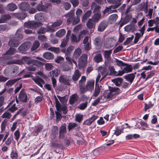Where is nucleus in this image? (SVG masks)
I'll list each match as a JSON object with an SVG mask.
<instances>
[{
	"label": "nucleus",
	"instance_id": "obj_18",
	"mask_svg": "<svg viewBox=\"0 0 159 159\" xmlns=\"http://www.w3.org/2000/svg\"><path fill=\"white\" fill-rule=\"evenodd\" d=\"M81 75L79 70L76 69L74 71L72 76V80L75 83L78 80Z\"/></svg>",
	"mask_w": 159,
	"mask_h": 159
},
{
	"label": "nucleus",
	"instance_id": "obj_15",
	"mask_svg": "<svg viewBox=\"0 0 159 159\" xmlns=\"http://www.w3.org/2000/svg\"><path fill=\"white\" fill-rule=\"evenodd\" d=\"M114 40L111 38H108L106 39L104 43V46L107 48H109L113 46Z\"/></svg>",
	"mask_w": 159,
	"mask_h": 159
},
{
	"label": "nucleus",
	"instance_id": "obj_7",
	"mask_svg": "<svg viewBox=\"0 0 159 159\" xmlns=\"http://www.w3.org/2000/svg\"><path fill=\"white\" fill-rule=\"evenodd\" d=\"M59 80L61 83L67 85H70V76L66 75H63L60 76Z\"/></svg>",
	"mask_w": 159,
	"mask_h": 159
},
{
	"label": "nucleus",
	"instance_id": "obj_42",
	"mask_svg": "<svg viewBox=\"0 0 159 159\" xmlns=\"http://www.w3.org/2000/svg\"><path fill=\"white\" fill-rule=\"evenodd\" d=\"M40 46V43L39 41H35L31 48V50L34 51L37 49Z\"/></svg>",
	"mask_w": 159,
	"mask_h": 159
},
{
	"label": "nucleus",
	"instance_id": "obj_27",
	"mask_svg": "<svg viewBox=\"0 0 159 159\" xmlns=\"http://www.w3.org/2000/svg\"><path fill=\"white\" fill-rule=\"evenodd\" d=\"M136 74V72H135L134 73H131L126 75L125 76V78L127 81L131 83L135 78V75Z\"/></svg>",
	"mask_w": 159,
	"mask_h": 159
},
{
	"label": "nucleus",
	"instance_id": "obj_20",
	"mask_svg": "<svg viewBox=\"0 0 159 159\" xmlns=\"http://www.w3.org/2000/svg\"><path fill=\"white\" fill-rule=\"evenodd\" d=\"M94 80H91L87 82L86 89L87 90H92L94 87Z\"/></svg>",
	"mask_w": 159,
	"mask_h": 159
},
{
	"label": "nucleus",
	"instance_id": "obj_52",
	"mask_svg": "<svg viewBox=\"0 0 159 159\" xmlns=\"http://www.w3.org/2000/svg\"><path fill=\"white\" fill-rule=\"evenodd\" d=\"M11 114L8 111L5 112L2 116L1 117L2 118H7L10 119L11 117Z\"/></svg>",
	"mask_w": 159,
	"mask_h": 159
},
{
	"label": "nucleus",
	"instance_id": "obj_48",
	"mask_svg": "<svg viewBox=\"0 0 159 159\" xmlns=\"http://www.w3.org/2000/svg\"><path fill=\"white\" fill-rule=\"evenodd\" d=\"M101 89L99 86L96 87L93 96L95 97L98 96L100 92Z\"/></svg>",
	"mask_w": 159,
	"mask_h": 159
},
{
	"label": "nucleus",
	"instance_id": "obj_29",
	"mask_svg": "<svg viewBox=\"0 0 159 159\" xmlns=\"http://www.w3.org/2000/svg\"><path fill=\"white\" fill-rule=\"evenodd\" d=\"M35 82L40 87H42V83H44V80L40 77L36 76L35 78L33 79Z\"/></svg>",
	"mask_w": 159,
	"mask_h": 159
},
{
	"label": "nucleus",
	"instance_id": "obj_17",
	"mask_svg": "<svg viewBox=\"0 0 159 159\" xmlns=\"http://www.w3.org/2000/svg\"><path fill=\"white\" fill-rule=\"evenodd\" d=\"M20 9L24 11H27L30 7V5L26 2H23L20 3L19 5Z\"/></svg>",
	"mask_w": 159,
	"mask_h": 159
},
{
	"label": "nucleus",
	"instance_id": "obj_14",
	"mask_svg": "<svg viewBox=\"0 0 159 159\" xmlns=\"http://www.w3.org/2000/svg\"><path fill=\"white\" fill-rule=\"evenodd\" d=\"M50 5V4H48L47 5H43L42 4L41 2V4H39L36 6V8L37 10L39 11L47 12L48 10V7Z\"/></svg>",
	"mask_w": 159,
	"mask_h": 159
},
{
	"label": "nucleus",
	"instance_id": "obj_4",
	"mask_svg": "<svg viewBox=\"0 0 159 159\" xmlns=\"http://www.w3.org/2000/svg\"><path fill=\"white\" fill-rule=\"evenodd\" d=\"M74 13L72 11H70L64 15V16L67 18V21L68 24H70L72 22L73 25L77 24L79 22V20H77L75 21L74 18Z\"/></svg>",
	"mask_w": 159,
	"mask_h": 159
},
{
	"label": "nucleus",
	"instance_id": "obj_2",
	"mask_svg": "<svg viewBox=\"0 0 159 159\" xmlns=\"http://www.w3.org/2000/svg\"><path fill=\"white\" fill-rule=\"evenodd\" d=\"M120 92V90L119 88L113 87H110L109 91H105L104 92L106 97L108 100H110L114 98L116 94H117Z\"/></svg>",
	"mask_w": 159,
	"mask_h": 159
},
{
	"label": "nucleus",
	"instance_id": "obj_46",
	"mask_svg": "<svg viewBox=\"0 0 159 159\" xmlns=\"http://www.w3.org/2000/svg\"><path fill=\"white\" fill-rule=\"evenodd\" d=\"M70 39L72 42L77 43L80 40V38L79 36V37L77 38L76 35L72 34L70 37Z\"/></svg>",
	"mask_w": 159,
	"mask_h": 159
},
{
	"label": "nucleus",
	"instance_id": "obj_12",
	"mask_svg": "<svg viewBox=\"0 0 159 159\" xmlns=\"http://www.w3.org/2000/svg\"><path fill=\"white\" fill-rule=\"evenodd\" d=\"M138 9L140 10H143L147 13L148 9V1L147 0L146 2H143L139 4L138 6Z\"/></svg>",
	"mask_w": 159,
	"mask_h": 159
},
{
	"label": "nucleus",
	"instance_id": "obj_23",
	"mask_svg": "<svg viewBox=\"0 0 159 159\" xmlns=\"http://www.w3.org/2000/svg\"><path fill=\"white\" fill-rule=\"evenodd\" d=\"M13 16L18 19L23 20L26 17L27 15L25 13L21 12L20 13H14Z\"/></svg>",
	"mask_w": 159,
	"mask_h": 159
},
{
	"label": "nucleus",
	"instance_id": "obj_61",
	"mask_svg": "<svg viewBox=\"0 0 159 159\" xmlns=\"http://www.w3.org/2000/svg\"><path fill=\"white\" fill-rule=\"evenodd\" d=\"M10 157L12 159H17L18 155L16 152L12 151L10 154Z\"/></svg>",
	"mask_w": 159,
	"mask_h": 159
},
{
	"label": "nucleus",
	"instance_id": "obj_39",
	"mask_svg": "<svg viewBox=\"0 0 159 159\" xmlns=\"http://www.w3.org/2000/svg\"><path fill=\"white\" fill-rule=\"evenodd\" d=\"M60 74V71L57 69H55L50 72L49 73L50 76L52 78L54 76H57Z\"/></svg>",
	"mask_w": 159,
	"mask_h": 159
},
{
	"label": "nucleus",
	"instance_id": "obj_8",
	"mask_svg": "<svg viewBox=\"0 0 159 159\" xmlns=\"http://www.w3.org/2000/svg\"><path fill=\"white\" fill-rule=\"evenodd\" d=\"M18 104L16 99L12 100L8 105V107H9V110L11 112H14L17 110Z\"/></svg>",
	"mask_w": 159,
	"mask_h": 159
},
{
	"label": "nucleus",
	"instance_id": "obj_43",
	"mask_svg": "<svg viewBox=\"0 0 159 159\" xmlns=\"http://www.w3.org/2000/svg\"><path fill=\"white\" fill-rule=\"evenodd\" d=\"M66 33V30L64 29H62L58 31L56 33V34L57 36L61 37L65 35Z\"/></svg>",
	"mask_w": 159,
	"mask_h": 159
},
{
	"label": "nucleus",
	"instance_id": "obj_28",
	"mask_svg": "<svg viewBox=\"0 0 159 159\" xmlns=\"http://www.w3.org/2000/svg\"><path fill=\"white\" fill-rule=\"evenodd\" d=\"M11 19V16L9 15H2L0 19V23H5L7 20Z\"/></svg>",
	"mask_w": 159,
	"mask_h": 159
},
{
	"label": "nucleus",
	"instance_id": "obj_60",
	"mask_svg": "<svg viewBox=\"0 0 159 159\" xmlns=\"http://www.w3.org/2000/svg\"><path fill=\"white\" fill-rule=\"evenodd\" d=\"M16 51V49L15 48H11L9 49L6 52L7 55H12Z\"/></svg>",
	"mask_w": 159,
	"mask_h": 159
},
{
	"label": "nucleus",
	"instance_id": "obj_55",
	"mask_svg": "<svg viewBox=\"0 0 159 159\" xmlns=\"http://www.w3.org/2000/svg\"><path fill=\"white\" fill-rule=\"evenodd\" d=\"M19 79H15L8 81L6 83V85L9 86L13 84L19 80Z\"/></svg>",
	"mask_w": 159,
	"mask_h": 159
},
{
	"label": "nucleus",
	"instance_id": "obj_21",
	"mask_svg": "<svg viewBox=\"0 0 159 159\" xmlns=\"http://www.w3.org/2000/svg\"><path fill=\"white\" fill-rule=\"evenodd\" d=\"M103 40L99 37H96L93 41V43L96 47L100 48L102 46Z\"/></svg>",
	"mask_w": 159,
	"mask_h": 159
},
{
	"label": "nucleus",
	"instance_id": "obj_22",
	"mask_svg": "<svg viewBox=\"0 0 159 159\" xmlns=\"http://www.w3.org/2000/svg\"><path fill=\"white\" fill-rule=\"evenodd\" d=\"M17 8L16 5L13 3H9L6 7V10L10 11H13Z\"/></svg>",
	"mask_w": 159,
	"mask_h": 159
},
{
	"label": "nucleus",
	"instance_id": "obj_53",
	"mask_svg": "<svg viewBox=\"0 0 159 159\" xmlns=\"http://www.w3.org/2000/svg\"><path fill=\"white\" fill-rule=\"evenodd\" d=\"M62 22L63 20H57L52 23V26L55 27H57L61 25Z\"/></svg>",
	"mask_w": 159,
	"mask_h": 159
},
{
	"label": "nucleus",
	"instance_id": "obj_3",
	"mask_svg": "<svg viewBox=\"0 0 159 159\" xmlns=\"http://www.w3.org/2000/svg\"><path fill=\"white\" fill-rule=\"evenodd\" d=\"M121 0H107V1L110 3L115 4V5H111L105 9L103 11V13L105 14L106 13L109 12L110 10L112 9H115L118 8L121 4L120 2Z\"/></svg>",
	"mask_w": 159,
	"mask_h": 159
},
{
	"label": "nucleus",
	"instance_id": "obj_1",
	"mask_svg": "<svg viewBox=\"0 0 159 159\" xmlns=\"http://www.w3.org/2000/svg\"><path fill=\"white\" fill-rule=\"evenodd\" d=\"M23 70L19 73V69L18 67L15 65H13L7 67L4 71V74L6 76L13 77L17 75L24 72Z\"/></svg>",
	"mask_w": 159,
	"mask_h": 159
},
{
	"label": "nucleus",
	"instance_id": "obj_59",
	"mask_svg": "<svg viewBox=\"0 0 159 159\" xmlns=\"http://www.w3.org/2000/svg\"><path fill=\"white\" fill-rule=\"evenodd\" d=\"M88 103L86 102L84 103H82L79 105L78 108L81 110H84L87 107Z\"/></svg>",
	"mask_w": 159,
	"mask_h": 159
},
{
	"label": "nucleus",
	"instance_id": "obj_10",
	"mask_svg": "<svg viewBox=\"0 0 159 159\" xmlns=\"http://www.w3.org/2000/svg\"><path fill=\"white\" fill-rule=\"evenodd\" d=\"M8 44L9 46L16 47L20 44V42L16 39V37H14L10 39Z\"/></svg>",
	"mask_w": 159,
	"mask_h": 159
},
{
	"label": "nucleus",
	"instance_id": "obj_40",
	"mask_svg": "<svg viewBox=\"0 0 159 159\" xmlns=\"http://www.w3.org/2000/svg\"><path fill=\"white\" fill-rule=\"evenodd\" d=\"M112 82L114 83L117 86H119L122 83V79L121 78H118L112 80Z\"/></svg>",
	"mask_w": 159,
	"mask_h": 159
},
{
	"label": "nucleus",
	"instance_id": "obj_33",
	"mask_svg": "<svg viewBox=\"0 0 159 159\" xmlns=\"http://www.w3.org/2000/svg\"><path fill=\"white\" fill-rule=\"evenodd\" d=\"M94 7H95V8L94 9L93 12L94 13H100V10L101 9V7L97 5H96V4L94 2H93L91 6V9L93 8Z\"/></svg>",
	"mask_w": 159,
	"mask_h": 159
},
{
	"label": "nucleus",
	"instance_id": "obj_63",
	"mask_svg": "<svg viewBox=\"0 0 159 159\" xmlns=\"http://www.w3.org/2000/svg\"><path fill=\"white\" fill-rule=\"evenodd\" d=\"M74 47L73 46H69L67 49L66 51V55H69L71 52L73 51L74 49Z\"/></svg>",
	"mask_w": 159,
	"mask_h": 159
},
{
	"label": "nucleus",
	"instance_id": "obj_57",
	"mask_svg": "<svg viewBox=\"0 0 159 159\" xmlns=\"http://www.w3.org/2000/svg\"><path fill=\"white\" fill-rule=\"evenodd\" d=\"M107 96L105 94V93H104L101 96L98 97L100 98L101 103H102L105 102L108 99Z\"/></svg>",
	"mask_w": 159,
	"mask_h": 159
},
{
	"label": "nucleus",
	"instance_id": "obj_54",
	"mask_svg": "<svg viewBox=\"0 0 159 159\" xmlns=\"http://www.w3.org/2000/svg\"><path fill=\"white\" fill-rule=\"evenodd\" d=\"M112 50H106L104 52V57L107 59H109Z\"/></svg>",
	"mask_w": 159,
	"mask_h": 159
},
{
	"label": "nucleus",
	"instance_id": "obj_62",
	"mask_svg": "<svg viewBox=\"0 0 159 159\" xmlns=\"http://www.w3.org/2000/svg\"><path fill=\"white\" fill-rule=\"evenodd\" d=\"M13 140V136L12 135L9 136L5 142L6 145H9L11 143V141Z\"/></svg>",
	"mask_w": 159,
	"mask_h": 159
},
{
	"label": "nucleus",
	"instance_id": "obj_64",
	"mask_svg": "<svg viewBox=\"0 0 159 159\" xmlns=\"http://www.w3.org/2000/svg\"><path fill=\"white\" fill-rule=\"evenodd\" d=\"M42 14L41 13H37L34 16L35 19L37 20H40L42 19Z\"/></svg>",
	"mask_w": 159,
	"mask_h": 159
},
{
	"label": "nucleus",
	"instance_id": "obj_32",
	"mask_svg": "<svg viewBox=\"0 0 159 159\" xmlns=\"http://www.w3.org/2000/svg\"><path fill=\"white\" fill-rule=\"evenodd\" d=\"M78 97L76 94L72 95L70 98L69 101L70 104H73L78 99Z\"/></svg>",
	"mask_w": 159,
	"mask_h": 159
},
{
	"label": "nucleus",
	"instance_id": "obj_38",
	"mask_svg": "<svg viewBox=\"0 0 159 159\" xmlns=\"http://www.w3.org/2000/svg\"><path fill=\"white\" fill-rule=\"evenodd\" d=\"M81 53V50L80 48L76 49L74 51L73 56L76 59L78 58Z\"/></svg>",
	"mask_w": 159,
	"mask_h": 159
},
{
	"label": "nucleus",
	"instance_id": "obj_35",
	"mask_svg": "<svg viewBox=\"0 0 159 159\" xmlns=\"http://www.w3.org/2000/svg\"><path fill=\"white\" fill-rule=\"evenodd\" d=\"M21 60L23 62L28 65L30 64H33L34 61L31 60L29 57H24L22 58Z\"/></svg>",
	"mask_w": 159,
	"mask_h": 159
},
{
	"label": "nucleus",
	"instance_id": "obj_37",
	"mask_svg": "<svg viewBox=\"0 0 159 159\" xmlns=\"http://www.w3.org/2000/svg\"><path fill=\"white\" fill-rule=\"evenodd\" d=\"M91 13L92 11L90 10L87 11L83 17L82 19V21L85 22V21L90 16Z\"/></svg>",
	"mask_w": 159,
	"mask_h": 159
},
{
	"label": "nucleus",
	"instance_id": "obj_5",
	"mask_svg": "<svg viewBox=\"0 0 159 159\" xmlns=\"http://www.w3.org/2000/svg\"><path fill=\"white\" fill-rule=\"evenodd\" d=\"M42 25L43 24L41 22H36L34 21H28L25 23L24 24L25 27L32 29H35Z\"/></svg>",
	"mask_w": 159,
	"mask_h": 159
},
{
	"label": "nucleus",
	"instance_id": "obj_45",
	"mask_svg": "<svg viewBox=\"0 0 159 159\" xmlns=\"http://www.w3.org/2000/svg\"><path fill=\"white\" fill-rule=\"evenodd\" d=\"M95 22L92 19H89L86 25L89 29H91L93 27L94 23Z\"/></svg>",
	"mask_w": 159,
	"mask_h": 159
},
{
	"label": "nucleus",
	"instance_id": "obj_41",
	"mask_svg": "<svg viewBox=\"0 0 159 159\" xmlns=\"http://www.w3.org/2000/svg\"><path fill=\"white\" fill-rule=\"evenodd\" d=\"M7 121L8 120L7 119H5L2 122L1 125V133H2L6 129V126L7 124Z\"/></svg>",
	"mask_w": 159,
	"mask_h": 159
},
{
	"label": "nucleus",
	"instance_id": "obj_19",
	"mask_svg": "<svg viewBox=\"0 0 159 159\" xmlns=\"http://www.w3.org/2000/svg\"><path fill=\"white\" fill-rule=\"evenodd\" d=\"M97 117L98 116L96 115H93L91 118L84 121L83 124L87 125H91L92 122L97 119Z\"/></svg>",
	"mask_w": 159,
	"mask_h": 159
},
{
	"label": "nucleus",
	"instance_id": "obj_24",
	"mask_svg": "<svg viewBox=\"0 0 159 159\" xmlns=\"http://www.w3.org/2000/svg\"><path fill=\"white\" fill-rule=\"evenodd\" d=\"M22 29L19 28L18 29L16 33L15 36L14 37H16L17 40H19V41L21 40L23 37V35L22 33Z\"/></svg>",
	"mask_w": 159,
	"mask_h": 159
},
{
	"label": "nucleus",
	"instance_id": "obj_9",
	"mask_svg": "<svg viewBox=\"0 0 159 159\" xmlns=\"http://www.w3.org/2000/svg\"><path fill=\"white\" fill-rule=\"evenodd\" d=\"M31 43L30 42H27L22 44L18 48V49L20 51L24 52L29 49Z\"/></svg>",
	"mask_w": 159,
	"mask_h": 159
},
{
	"label": "nucleus",
	"instance_id": "obj_6",
	"mask_svg": "<svg viewBox=\"0 0 159 159\" xmlns=\"http://www.w3.org/2000/svg\"><path fill=\"white\" fill-rule=\"evenodd\" d=\"M56 103V107L57 111H63V113L66 114L67 113V107L64 104L61 105L60 104L56 96L55 97Z\"/></svg>",
	"mask_w": 159,
	"mask_h": 159
},
{
	"label": "nucleus",
	"instance_id": "obj_11",
	"mask_svg": "<svg viewBox=\"0 0 159 159\" xmlns=\"http://www.w3.org/2000/svg\"><path fill=\"white\" fill-rule=\"evenodd\" d=\"M43 47L48 50L54 52L56 53H58L60 52V49L58 48L51 46L49 43H44Z\"/></svg>",
	"mask_w": 159,
	"mask_h": 159
},
{
	"label": "nucleus",
	"instance_id": "obj_56",
	"mask_svg": "<svg viewBox=\"0 0 159 159\" xmlns=\"http://www.w3.org/2000/svg\"><path fill=\"white\" fill-rule=\"evenodd\" d=\"M118 18L117 15L116 14H113L111 15L109 17V20L110 21L115 22Z\"/></svg>",
	"mask_w": 159,
	"mask_h": 159
},
{
	"label": "nucleus",
	"instance_id": "obj_50",
	"mask_svg": "<svg viewBox=\"0 0 159 159\" xmlns=\"http://www.w3.org/2000/svg\"><path fill=\"white\" fill-rule=\"evenodd\" d=\"M83 115L81 114H77L75 115V120L79 123H80L83 119Z\"/></svg>",
	"mask_w": 159,
	"mask_h": 159
},
{
	"label": "nucleus",
	"instance_id": "obj_31",
	"mask_svg": "<svg viewBox=\"0 0 159 159\" xmlns=\"http://www.w3.org/2000/svg\"><path fill=\"white\" fill-rule=\"evenodd\" d=\"M93 60L97 63L102 61V54L100 53L96 54L93 58Z\"/></svg>",
	"mask_w": 159,
	"mask_h": 159
},
{
	"label": "nucleus",
	"instance_id": "obj_16",
	"mask_svg": "<svg viewBox=\"0 0 159 159\" xmlns=\"http://www.w3.org/2000/svg\"><path fill=\"white\" fill-rule=\"evenodd\" d=\"M98 70L99 73L101 74L102 77V78L100 81H101L104 78H105L107 75V70L106 67H102V66L99 67L98 68Z\"/></svg>",
	"mask_w": 159,
	"mask_h": 159
},
{
	"label": "nucleus",
	"instance_id": "obj_13",
	"mask_svg": "<svg viewBox=\"0 0 159 159\" xmlns=\"http://www.w3.org/2000/svg\"><path fill=\"white\" fill-rule=\"evenodd\" d=\"M87 56L86 54L82 55L79 60V64L84 66L87 63Z\"/></svg>",
	"mask_w": 159,
	"mask_h": 159
},
{
	"label": "nucleus",
	"instance_id": "obj_25",
	"mask_svg": "<svg viewBox=\"0 0 159 159\" xmlns=\"http://www.w3.org/2000/svg\"><path fill=\"white\" fill-rule=\"evenodd\" d=\"M19 98L22 102H26L27 100V96L24 91L22 90L19 96Z\"/></svg>",
	"mask_w": 159,
	"mask_h": 159
},
{
	"label": "nucleus",
	"instance_id": "obj_26",
	"mask_svg": "<svg viewBox=\"0 0 159 159\" xmlns=\"http://www.w3.org/2000/svg\"><path fill=\"white\" fill-rule=\"evenodd\" d=\"M124 29L127 32H133L136 30L135 25L133 24L127 25L125 27Z\"/></svg>",
	"mask_w": 159,
	"mask_h": 159
},
{
	"label": "nucleus",
	"instance_id": "obj_51",
	"mask_svg": "<svg viewBox=\"0 0 159 159\" xmlns=\"http://www.w3.org/2000/svg\"><path fill=\"white\" fill-rule=\"evenodd\" d=\"M69 40V38L66 37L65 39H63L62 40L61 44L60 45V47L61 48L65 47L66 45L67 42Z\"/></svg>",
	"mask_w": 159,
	"mask_h": 159
},
{
	"label": "nucleus",
	"instance_id": "obj_49",
	"mask_svg": "<svg viewBox=\"0 0 159 159\" xmlns=\"http://www.w3.org/2000/svg\"><path fill=\"white\" fill-rule=\"evenodd\" d=\"M133 70V67L132 66L128 65L125 67L124 69L123 70L125 73H128L131 72Z\"/></svg>",
	"mask_w": 159,
	"mask_h": 159
},
{
	"label": "nucleus",
	"instance_id": "obj_47",
	"mask_svg": "<svg viewBox=\"0 0 159 159\" xmlns=\"http://www.w3.org/2000/svg\"><path fill=\"white\" fill-rule=\"evenodd\" d=\"M72 66L65 64L62 67V70L64 71H67L70 70L71 69Z\"/></svg>",
	"mask_w": 159,
	"mask_h": 159
},
{
	"label": "nucleus",
	"instance_id": "obj_44",
	"mask_svg": "<svg viewBox=\"0 0 159 159\" xmlns=\"http://www.w3.org/2000/svg\"><path fill=\"white\" fill-rule=\"evenodd\" d=\"M101 16L100 13H95L91 19L95 22H97L101 18Z\"/></svg>",
	"mask_w": 159,
	"mask_h": 159
},
{
	"label": "nucleus",
	"instance_id": "obj_30",
	"mask_svg": "<svg viewBox=\"0 0 159 159\" xmlns=\"http://www.w3.org/2000/svg\"><path fill=\"white\" fill-rule=\"evenodd\" d=\"M107 26L106 22L105 21H102L99 24L98 27V30L101 32L103 31Z\"/></svg>",
	"mask_w": 159,
	"mask_h": 159
},
{
	"label": "nucleus",
	"instance_id": "obj_34",
	"mask_svg": "<svg viewBox=\"0 0 159 159\" xmlns=\"http://www.w3.org/2000/svg\"><path fill=\"white\" fill-rule=\"evenodd\" d=\"M66 127L65 126H62L60 127L59 131V138H60L63 137L64 134L66 132Z\"/></svg>",
	"mask_w": 159,
	"mask_h": 159
},
{
	"label": "nucleus",
	"instance_id": "obj_58",
	"mask_svg": "<svg viewBox=\"0 0 159 159\" xmlns=\"http://www.w3.org/2000/svg\"><path fill=\"white\" fill-rule=\"evenodd\" d=\"M34 61H33V64H30L28 67V69L30 71H34L35 70L36 66L35 64Z\"/></svg>",
	"mask_w": 159,
	"mask_h": 159
},
{
	"label": "nucleus",
	"instance_id": "obj_36",
	"mask_svg": "<svg viewBox=\"0 0 159 159\" xmlns=\"http://www.w3.org/2000/svg\"><path fill=\"white\" fill-rule=\"evenodd\" d=\"M43 56L44 58L47 59L51 60L53 58L54 55L51 53L46 52L43 54Z\"/></svg>",
	"mask_w": 159,
	"mask_h": 159
}]
</instances>
